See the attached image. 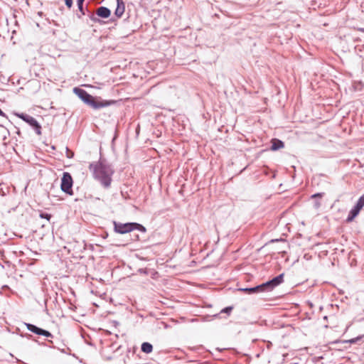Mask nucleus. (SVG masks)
<instances>
[{
  "label": "nucleus",
  "instance_id": "f257e3e1",
  "mask_svg": "<svg viewBox=\"0 0 364 364\" xmlns=\"http://www.w3.org/2000/svg\"><path fill=\"white\" fill-rule=\"evenodd\" d=\"M92 171L94 177L97 179L105 187L109 186L112 181L113 171L111 167L102 161L92 164L90 166Z\"/></svg>",
  "mask_w": 364,
  "mask_h": 364
},
{
  "label": "nucleus",
  "instance_id": "f03ea898",
  "mask_svg": "<svg viewBox=\"0 0 364 364\" xmlns=\"http://www.w3.org/2000/svg\"><path fill=\"white\" fill-rule=\"evenodd\" d=\"M73 92L80 98L85 104L94 109H99L110 105L112 102L101 100L100 98L94 97L88 94L85 90L80 88L75 87Z\"/></svg>",
  "mask_w": 364,
  "mask_h": 364
},
{
  "label": "nucleus",
  "instance_id": "7ed1b4c3",
  "mask_svg": "<svg viewBox=\"0 0 364 364\" xmlns=\"http://www.w3.org/2000/svg\"><path fill=\"white\" fill-rule=\"evenodd\" d=\"M284 274H279V276L274 277L272 280L264 283L261 285L257 286L252 288H245V289H240V291L247 292L248 294H255L262 291H272L275 287L278 286L283 282Z\"/></svg>",
  "mask_w": 364,
  "mask_h": 364
},
{
  "label": "nucleus",
  "instance_id": "20e7f679",
  "mask_svg": "<svg viewBox=\"0 0 364 364\" xmlns=\"http://www.w3.org/2000/svg\"><path fill=\"white\" fill-rule=\"evenodd\" d=\"M114 225L115 232L120 234H125L135 229L143 232L146 231V228L143 225L136 223H118L114 222Z\"/></svg>",
  "mask_w": 364,
  "mask_h": 364
},
{
  "label": "nucleus",
  "instance_id": "39448f33",
  "mask_svg": "<svg viewBox=\"0 0 364 364\" xmlns=\"http://www.w3.org/2000/svg\"><path fill=\"white\" fill-rule=\"evenodd\" d=\"M17 117L23 119L24 122L30 124L31 127H33L36 132L40 135L41 134V127L38 124V122L31 116H29L28 114H23V113H15L14 114Z\"/></svg>",
  "mask_w": 364,
  "mask_h": 364
},
{
  "label": "nucleus",
  "instance_id": "423d86ee",
  "mask_svg": "<svg viewBox=\"0 0 364 364\" xmlns=\"http://www.w3.org/2000/svg\"><path fill=\"white\" fill-rule=\"evenodd\" d=\"M73 179L70 173H64L61 178V189L68 194L72 195Z\"/></svg>",
  "mask_w": 364,
  "mask_h": 364
},
{
  "label": "nucleus",
  "instance_id": "0eeeda50",
  "mask_svg": "<svg viewBox=\"0 0 364 364\" xmlns=\"http://www.w3.org/2000/svg\"><path fill=\"white\" fill-rule=\"evenodd\" d=\"M26 326H27L28 330H29L30 331H31L36 334L42 335L46 337H51L52 336L51 333L49 331H47L46 330L40 328L33 324L27 323Z\"/></svg>",
  "mask_w": 364,
  "mask_h": 364
},
{
  "label": "nucleus",
  "instance_id": "6e6552de",
  "mask_svg": "<svg viewBox=\"0 0 364 364\" xmlns=\"http://www.w3.org/2000/svg\"><path fill=\"white\" fill-rule=\"evenodd\" d=\"M125 10L124 3L122 0H117V8L115 10V15L117 17H121Z\"/></svg>",
  "mask_w": 364,
  "mask_h": 364
},
{
  "label": "nucleus",
  "instance_id": "1a4fd4ad",
  "mask_svg": "<svg viewBox=\"0 0 364 364\" xmlns=\"http://www.w3.org/2000/svg\"><path fill=\"white\" fill-rule=\"evenodd\" d=\"M361 208L358 207L357 205H355L351 210L349 213V215L347 218L348 222L352 221L360 213Z\"/></svg>",
  "mask_w": 364,
  "mask_h": 364
},
{
  "label": "nucleus",
  "instance_id": "9d476101",
  "mask_svg": "<svg viewBox=\"0 0 364 364\" xmlns=\"http://www.w3.org/2000/svg\"><path fill=\"white\" fill-rule=\"evenodd\" d=\"M97 14L102 18H108L110 16V11L106 7H100L97 11Z\"/></svg>",
  "mask_w": 364,
  "mask_h": 364
},
{
  "label": "nucleus",
  "instance_id": "9b49d317",
  "mask_svg": "<svg viewBox=\"0 0 364 364\" xmlns=\"http://www.w3.org/2000/svg\"><path fill=\"white\" fill-rule=\"evenodd\" d=\"M284 143L279 140V139H274L272 140V147H271V149L272 151H276V150H278L279 149H282L284 147Z\"/></svg>",
  "mask_w": 364,
  "mask_h": 364
},
{
  "label": "nucleus",
  "instance_id": "f8f14e48",
  "mask_svg": "<svg viewBox=\"0 0 364 364\" xmlns=\"http://www.w3.org/2000/svg\"><path fill=\"white\" fill-rule=\"evenodd\" d=\"M153 350L152 345L149 343L144 342L141 345V350L145 353H150Z\"/></svg>",
  "mask_w": 364,
  "mask_h": 364
},
{
  "label": "nucleus",
  "instance_id": "ddd939ff",
  "mask_svg": "<svg viewBox=\"0 0 364 364\" xmlns=\"http://www.w3.org/2000/svg\"><path fill=\"white\" fill-rule=\"evenodd\" d=\"M355 205H357L361 209L363 208V207L364 206V194L359 198Z\"/></svg>",
  "mask_w": 364,
  "mask_h": 364
},
{
  "label": "nucleus",
  "instance_id": "4468645a",
  "mask_svg": "<svg viewBox=\"0 0 364 364\" xmlns=\"http://www.w3.org/2000/svg\"><path fill=\"white\" fill-rule=\"evenodd\" d=\"M66 6L68 7V8H70L73 5V0H64Z\"/></svg>",
  "mask_w": 364,
  "mask_h": 364
},
{
  "label": "nucleus",
  "instance_id": "2eb2a0df",
  "mask_svg": "<svg viewBox=\"0 0 364 364\" xmlns=\"http://www.w3.org/2000/svg\"><path fill=\"white\" fill-rule=\"evenodd\" d=\"M85 0H77V6L80 10L82 9V4Z\"/></svg>",
  "mask_w": 364,
  "mask_h": 364
},
{
  "label": "nucleus",
  "instance_id": "dca6fc26",
  "mask_svg": "<svg viewBox=\"0 0 364 364\" xmlns=\"http://www.w3.org/2000/svg\"><path fill=\"white\" fill-rule=\"evenodd\" d=\"M41 218H46L47 220H49V219H50V215H48V214H41Z\"/></svg>",
  "mask_w": 364,
  "mask_h": 364
},
{
  "label": "nucleus",
  "instance_id": "f3484780",
  "mask_svg": "<svg viewBox=\"0 0 364 364\" xmlns=\"http://www.w3.org/2000/svg\"><path fill=\"white\" fill-rule=\"evenodd\" d=\"M231 309H232L231 308H226L224 310H223V311L228 312V311H231Z\"/></svg>",
  "mask_w": 364,
  "mask_h": 364
},
{
  "label": "nucleus",
  "instance_id": "a211bd4d",
  "mask_svg": "<svg viewBox=\"0 0 364 364\" xmlns=\"http://www.w3.org/2000/svg\"><path fill=\"white\" fill-rule=\"evenodd\" d=\"M0 116H4V112L1 111V109H0Z\"/></svg>",
  "mask_w": 364,
  "mask_h": 364
},
{
  "label": "nucleus",
  "instance_id": "6ab92c4d",
  "mask_svg": "<svg viewBox=\"0 0 364 364\" xmlns=\"http://www.w3.org/2000/svg\"><path fill=\"white\" fill-rule=\"evenodd\" d=\"M321 195L320 193H318V194H314L313 196V197H316V196H321Z\"/></svg>",
  "mask_w": 364,
  "mask_h": 364
},
{
  "label": "nucleus",
  "instance_id": "aec40b11",
  "mask_svg": "<svg viewBox=\"0 0 364 364\" xmlns=\"http://www.w3.org/2000/svg\"><path fill=\"white\" fill-rule=\"evenodd\" d=\"M73 156V153L69 154V155H68V157H71Z\"/></svg>",
  "mask_w": 364,
  "mask_h": 364
},
{
  "label": "nucleus",
  "instance_id": "412c9836",
  "mask_svg": "<svg viewBox=\"0 0 364 364\" xmlns=\"http://www.w3.org/2000/svg\"><path fill=\"white\" fill-rule=\"evenodd\" d=\"M73 156V153L69 154V155H68V157H71Z\"/></svg>",
  "mask_w": 364,
  "mask_h": 364
},
{
  "label": "nucleus",
  "instance_id": "4be33fe9",
  "mask_svg": "<svg viewBox=\"0 0 364 364\" xmlns=\"http://www.w3.org/2000/svg\"><path fill=\"white\" fill-rule=\"evenodd\" d=\"M360 31L364 32V28H361Z\"/></svg>",
  "mask_w": 364,
  "mask_h": 364
}]
</instances>
